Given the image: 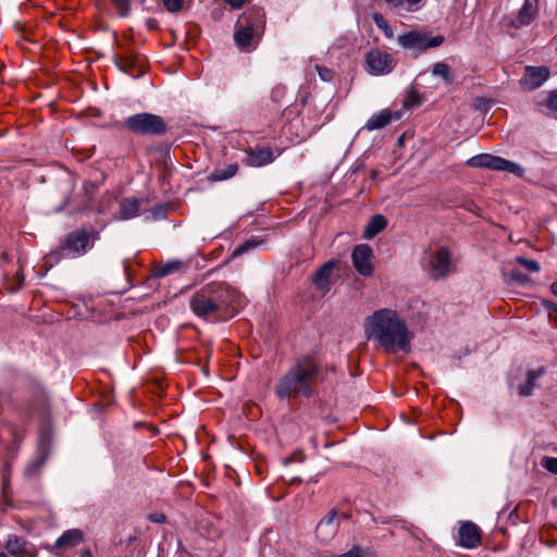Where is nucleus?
<instances>
[{"label": "nucleus", "instance_id": "obj_10", "mask_svg": "<svg viewBox=\"0 0 557 557\" xmlns=\"http://www.w3.org/2000/svg\"><path fill=\"white\" fill-rule=\"evenodd\" d=\"M367 71L372 75H384L394 69L393 57L380 49H371L366 54Z\"/></svg>", "mask_w": 557, "mask_h": 557}, {"label": "nucleus", "instance_id": "obj_1", "mask_svg": "<svg viewBox=\"0 0 557 557\" xmlns=\"http://www.w3.org/2000/svg\"><path fill=\"white\" fill-rule=\"evenodd\" d=\"M364 333L388 354L409 351L412 334L405 319L389 308L375 310L364 320Z\"/></svg>", "mask_w": 557, "mask_h": 557}, {"label": "nucleus", "instance_id": "obj_18", "mask_svg": "<svg viewBox=\"0 0 557 557\" xmlns=\"http://www.w3.org/2000/svg\"><path fill=\"white\" fill-rule=\"evenodd\" d=\"M255 37V28L251 22H249L246 17H240L236 30L234 33L235 44L240 49H247L251 46L252 39Z\"/></svg>", "mask_w": 557, "mask_h": 557}, {"label": "nucleus", "instance_id": "obj_6", "mask_svg": "<svg viewBox=\"0 0 557 557\" xmlns=\"http://www.w3.org/2000/svg\"><path fill=\"white\" fill-rule=\"evenodd\" d=\"M422 265L433 280L447 277L450 273L455 272L450 252L444 247L426 251L422 259Z\"/></svg>", "mask_w": 557, "mask_h": 557}, {"label": "nucleus", "instance_id": "obj_14", "mask_svg": "<svg viewBox=\"0 0 557 557\" xmlns=\"http://www.w3.org/2000/svg\"><path fill=\"white\" fill-rule=\"evenodd\" d=\"M337 265L338 262L336 260H329L312 275L311 281L319 292L327 293L331 289L333 272Z\"/></svg>", "mask_w": 557, "mask_h": 557}, {"label": "nucleus", "instance_id": "obj_7", "mask_svg": "<svg viewBox=\"0 0 557 557\" xmlns=\"http://www.w3.org/2000/svg\"><path fill=\"white\" fill-rule=\"evenodd\" d=\"M467 163L472 168H484L493 171H503L511 173L518 177H522L525 172L519 163L488 153L476 154L470 158Z\"/></svg>", "mask_w": 557, "mask_h": 557}, {"label": "nucleus", "instance_id": "obj_21", "mask_svg": "<svg viewBox=\"0 0 557 557\" xmlns=\"http://www.w3.org/2000/svg\"><path fill=\"white\" fill-rule=\"evenodd\" d=\"M114 62L121 71L129 75L135 76L144 72L143 65L135 54H116L114 57Z\"/></svg>", "mask_w": 557, "mask_h": 557}, {"label": "nucleus", "instance_id": "obj_42", "mask_svg": "<svg viewBox=\"0 0 557 557\" xmlns=\"http://www.w3.org/2000/svg\"><path fill=\"white\" fill-rule=\"evenodd\" d=\"M227 4H230L233 9H239L245 0H224Z\"/></svg>", "mask_w": 557, "mask_h": 557}, {"label": "nucleus", "instance_id": "obj_46", "mask_svg": "<svg viewBox=\"0 0 557 557\" xmlns=\"http://www.w3.org/2000/svg\"><path fill=\"white\" fill-rule=\"evenodd\" d=\"M79 557H92V555H91L90 550L86 549V550L82 552Z\"/></svg>", "mask_w": 557, "mask_h": 557}, {"label": "nucleus", "instance_id": "obj_17", "mask_svg": "<svg viewBox=\"0 0 557 557\" xmlns=\"http://www.w3.org/2000/svg\"><path fill=\"white\" fill-rule=\"evenodd\" d=\"M481 543V534L476 524L467 521L463 522L459 528V541L458 544L465 548H475Z\"/></svg>", "mask_w": 557, "mask_h": 557}, {"label": "nucleus", "instance_id": "obj_5", "mask_svg": "<svg viewBox=\"0 0 557 557\" xmlns=\"http://www.w3.org/2000/svg\"><path fill=\"white\" fill-rule=\"evenodd\" d=\"M124 125L127 129L138 135H163L168 127L164 120L157 114L143 112L128 116Z\"/></svg>", "mask_w": 557, "mask_h": 557}, {"label": "nucleus", "instance_id": "obj_38", "mask_svg": "<svg viewBox=\"0 0 557 557\" xmlns=\"http://www.w3.org/2000/svg\"><path fill=\"white\" fill-rule=\"evenodd\" d=\"M542 466L550 473L557 475V458L556 457H545L542 460Z\"/></svg>", "mask_w": 557, "mask_h": 557}, {"label": "nucleus", "instance_id": "obj_22", "mask_svg": "<svg viewBox=\"0 0 557 557\" xmlns=\"http://www.w3.org/2000/svg\"><path fill=\"white\" fill-rule=\"evenodd\" d=\"M399 120L400 112L393 113L389 109H383L380 112L373 114L367 122L366 128L368 131L381 129L388 125L392 120Z\"/></svg>", "mask_w": 557, "mask_h": 557}, {"label": "nucleus", "instance_id": "obj_48", "mask_svg": "<svg viewBox=\"0 0 557 557\" xmlns=\"http://www.w3.org/2000/svg\"><path fill=\"white\" fill-rule=\"evenodd\" d=\"M0 557H7V555H5V554H3V553H1V554H0Z\"/></svg>", "mask_w": 557, "mask_h": 557}, {"label": "nucleus", "instance_id": "obj_16", "mask_svg": "<svg viewBox=\"0 0 557 557\" xmlns=\"http://www.w3.org/2000/svg\"><path fill=\"white\" fill-rule=\"evenodd\" d=\"M338 527L336 511L331 510L317 525L315 533L320 542L329 543L337 533Z\"/></svg>", "mask_w": 557, "mask_h": 557}, {"label": "nucleus", "instance_id": "obj_40", "mask_svg": "<svg viewBox=\"0 0 557 557\" xmlns=\"http://www.w3.org/2000/svg\"><path fill=\"white\" fill-rule=\"evenodd\" d=\"M544 306L550 312V317L557 322V304L545 301Z\"/></svg>", "mask_w": 557, "mask_h": 557}, {"label": "nucleus", "instance_id": "obj_24", "mask_svg": "<svg viewBox=\"0 0 557 557\" xmlns=\"http://www.w3.org/2000/svg\"><path fill=\"white\" fill-rule=\"evenodd\" d=\"M83 540V533L78 529L65 531L57 541L55 546L59 548H69L78 545Z\"/></svg>", "mask_w": 557, "mask_h": 557}, {"label": "nucleus", "instance_id": "obj_20", "mask_svg": "<svg viewBox=\"0 0 557 557\" xmlns=\"http://www.w3.org/2000/svg\"><path fill=\"white\" fill-rule=\"evenodd\" d=\"M535 104L541 113L557 119V89L540 94Z\"/></svg>", "mask_w": 557, "mask_h": 557}, {"label": "nucleus", "instance_id": "obj_36", "mask_svg": "<svg viewBox=\"0 0 557 557\" xmlns=\"http://www.w3.org/2000/svg\"><path fill=\"white\" fill-rule=\"evenodd\" d=\"M165 9L171 13H176L183 9L184 0H163Z\"/></svg>", "mask_w": 557, "mask_h": 557}, {"label": "nucleus", "instance_id": "obj_37", "mask_svg": "<svg viewBox=\"0 0 557 557\" xmlns=\"http://www.w3.org/2000/svg\"><path fill=\"white\" fill-rule=\"evenodd\" d=\"M386 3L393 5L394 8H404L405 5L410 9L413 5H417L422 0H384Z\"/></svg>", "mask_w": 557, "mask_h": 557}, {"label": "nucleus", "instance_id": "obj_25", "mask_svg": "<svg viewBox=\"0 0 557 557\" xmlns=\"http://www.w3.org/2000/svg\"><path fill=\"white\" fill-rule=\"evenodd\" d=\"M237 171H238V164L236 162L230 163L224 166L214 169L210 173L208 178L211 182L225 181V180H228V178L235 176Z\"/></svg>", "mask_w": 557, "mask_h": 557}, {"label": "nucleus", "instance_id": "obj_8", "mask_svg": "<svg viewBox=\"0 0 557 557\" xmlns=\"http://www.w3.org/2000/svg\"><path fill=\"white\" fill-rule=\"evenodd\" d=\"M397 42L404 49L424 52L429 49L440 47L444 42V37L441 35L431 36L428 33L411 30L404 35H399Z\"/></svg>", "mask_w": 557, "mask_h": 557}, {"label": "nucleus", "instance_id": "obj_34", "mask_svg": "<svg viewBox=\"0 0 557 557\" xmlns=\"http://www.w3.org/2000/svg\"><path fill=\"white\" fill-rule=\"evenodd\" d=\"M315 71L318 72L319 77L323 82H331L334 77V71L329 67L317 64Z\"/></svg>", "mask_w": 557, "mask_h": 557}, {"label": "nucleus", "instance_id": "obj_9", "mask_svg": "<svg viewBox=\"0 0 557 557\" xmlns=\"http://www.w3.org/2000/svg\"><path fill=\"white\" fill-rule=\"evenodd\" d=\"M95 190L96 185L89 181H85L78 191L63 200L59 210L69 209L71 214L87 210L90 206Z\"/></svg>", "mask_w": 557, "mask_h": 557}, {"label": "nucleus", "instance_id": "obj_13", "mask_svg": "<svg viewBox=\"0 0 557 557\" xmlns=\"http://www.w3.org/2000/svg\"><path fill=\"white\" fill-rule=\"evenodd\" d=\"M550 75V71L546 66H531L524 69V74L520 78V85L527 90H535L540 88Z\"/></svg>", "mask_w": 557, "mask_h": 557}, {"label": "nucleus", "instance_id": "obj_47", "mask_svg": "<svg viewBox=\"0 0 557 557\" xmlns=\"http://www.w3.org/2000/svg\"><path fill=\"white\" fill-rule=\"evenodd\" d=\"M67 187H69V188H72V187H73V182H72V181H69Z\"/></svg>", "mask_w": 557, "mask_h": 557}, {"label": "nucleus", "instance_id": "obj_23", "mask_svg": "<svg viewBox=\"0 0 557 557\" xmlns=\"http://www.w3.org/2000/svg\"><path fill=\"white\" fill-rule=\"evenodd\" d=\"M387 225V221L385 216L382 214L373 215L363 231V238L371 239L376 236L380 232H382Z\"/></svg>", "mask_w": 557, "mask_h": 557}, {"label": "nucleus", "instance_id": "obj_35", "mask_svg": "<svg viewBox=\"0 0 557 557\" xmlns=\"http://www.w3.org/2000/svg\"><path fill=\"white\" fill-rule=\"evenodd\" d=\"M508 276L511 281L517 282L518 284L524 285L530 281V277L528 274H524L520 272L519 270H511L508 273Z\"/></svg>", "mask_w": 557, "mask_h": 557}, {"label": "nucleus", "instance_id": "obj_33", "mask_svg": "<svg viewBox=\"0 0 557 557\" xmlns=\"http://www.w3.org/2000/svg\"><path fill=\"white\" fill-rule=\"evenodd\" d=\"M516 261L531 272H539L541 270L540 263L535 260L517 257Z\"/></svg>", "mask_w": 557, "mask_h": 557}, {"label": "nucleus", "instance_id": "obj_29", "mask_svg": "<svg viewBox=\"0 0 557 557\" xmlns=\"http://www.w3.org/2000/svg\"><path fill=\"white\" fill-rule=\"evenodd\" d=\"M432 74L436 77H441L445 84H450L454 81V74L450 67L443 62L435 63L432 69Z\"/></svg>", "mask_w": 557, "mask_h": 557}, {"label": "nucleus", "instance_id": "obj_39", "mask_svg": "<svg viewBox=\"0 0 557 557\" xmlns=\"http://www.w3.org/2000/svg\"><path fill=\"white\" fill-rule=\"evenodd\" d=\"M120 15L125 16L129 11V0H112Z\"/></svg>", "mask_w": 557, "mask_h": 557}, {"label": "nucleus", "instance_id": "obj_41", "mask_svg": "<svg viewBox=\"0 0 557 557\" xmlns=\"http://www.w3.org/2000/svg\"><path fill=\"white\" fill-rule=\"evenodd\" d=\"M338 557H366V554L360 548H354V549L349 550L348 553L343 554Z\"/></svg>", "mask_w": 557, "mask_h": 557}, {"label": "nucleus", "instance_id": "obj_26", "mask_svg": "<svg viewBox=\"0 0 557 557\" xmlns=\"http://www.w3.org/2000/svg\"><path fill=\"white\" fill-rule=\"evenodd\" d=\"M544 370L537 369V370H530L527 374L525 382L520 385L519 387V394L523 397L530 396L535 387L536 381L543 375Z\"/></svg>", "mask_w": 557, "mask_h": 557}, {"label": "nucleus", "instance_id": "obj_32", "mask_svg": "<svg viewBox=\"0 0 557 557\" xmlns=\"http://www.w3.org/2000/svg\"><path fill=\"white\" fill-rule=\"evenodd\" d=\"M259 244H261V242H257L253 239L246 240L234 249V251L232 252V257L240 256V255L253 249Z\"/></svg>", "mask_w": 557, "mask_h": 557}, {"label": "nucleus", "instance_id": "obj_3", "mask_svg": "<svg viewBox=\"0 0 557 557\" xmlns=\"http://www.w3.org/2000/svg\"><path fill=\"white\" fill-rule=\"evenodd\" d=\"M318 367L310 358L300 359L276 384V395L284 399L293 396L312 395V385L317 381Z\"/></svg>", "mask_w": 557, "mask_h": 557}, {"label": "nucleus", "instance_id": "obj_11", "mask_svg": "<svg viewBox=\"0 0 557 557\" xmlns=\"http://www.w3.org/2000/svg\"><path fill=\"white\" fill-rule=\"evenodd\" d=\"M280 151L275 154L269 147L256 146L245 150V156L242 158V163L249 168H261L272 163Z\"/></svg>", "mask_w": 557, "mask_h": 557}, {"label": "nucleus", "instance_id": "obj_15", "mask_svg": "<svg viewBox=\"0 0 557 557\" xmlns=\"http://www.w3.org/2000/svg\"><path fill=\"white\" fill-rule=\"evenodd\" d=\"M539 3L540 0H524L516 18L510 22V25L516 28L529 26L539 14Z\"/></svg>", "mask_w": 557, "mask_h": 557}, {"label": "nucleus", "instance_id": "obj_44", "mask_svg": "<svg viewBox=\"0 0 557 557\" xmlns=\"http://www.w3.org/2000/svg\"><path fill=\"white\" fill-rule=\"evenodd\" d=\"M153 213L154 216H161L164 214V210L162 208H156Z\"/></svg>", "mask_w": 557, "mask_h": 557}, {"label": "nucleus", "instance_id": "obj_31", "mask_svg": "<svg viewBox=\"0 0 557 557\" xmlns=\"http://www.w3.org/2000/svg\"><path fill=\"white\" fill-rule=\"evenodd\" d=\"M373 22L376 25L377 28L382 29L384 32V35L388 38L393 37V29L389 26L388 22L384 18L383 15L375 13L373 15Z\"/></svg>", "mask_w": 557, "mask_h": 557}, {"label": "nucleus", "instance_id": "obj_28", "mask_svg": "<svg viewBox=\"0 0 557 557\" xmlns=\"http://www.w3.org/2000/svg\"><path fill=\"white\" fill-rule=\"evenodd\" d=\"M26 542L15 535V534H12V535H9L8 540H7V543H5V548L8 549V552L14 556H20V555H23L26 550Z\"/></svg>", "mask_w": 557, "mask_h": 557}, {"label": "nucleus", "instance_id": "obj_4", "mask_svg": "<svg viewBox=\"0 0 557 557\" xmlns=\"http://www.w3.org/2000/svg\"><path fill=\"white\" fill-rule=\"evenodd\" d=\"M99 234L94 228H78L70 232L60 246L49 253V258L59 261L62 258H77L86 255L98 240Z\"/></svg>", "mask_w": 557, "mask_h": 557}, {"label": "nucleus", "instance_id": "obj_12", "mask_svg": "<svg viewBox=\"0 0 557 557\" xmlns=\"http://www.w3.org/2000/svg\"><path fill=\"white\" fill-rule=\"evenodd\" d=\"M372 258L373 250L367 244L357 245L351 252L352 264L362 276H370L373 273Z\"/></svg>", "mask_w": 557, "mask_h": 557}, {"label": "nucleus", "instance_id": "obj_19", "mask_svg": "<svg viewBox=\"0 0 557 557\" xmlns=\"http://www.w3.org/2000/svg\"><path fill=\"white\" fill-rule=\"evenodd\" d=\"M147 203L146 198L127 197L121 200L119 218L121 220H131L140 214V208Z\"/></svg>", "mask_w": 557, "mask_h": 557}, {"label": "nucleus", "instance_id": "obj_2", "mask_svg": "<svg viewBox=\"0 0 557 557\" xmlns=\"http://www.w3.org/2000/svg\"><path fill=\"white\" fill-rule=\"evenodd\" d=\"M238 293L225 282H211L196 290L189 307L195 315L209 322L225 319L228 307L236 301Z\"/></svg>", "mask_w": 557, "mask_h": 557}, {"label": "nucleus", "instance_id": "obj_45", "mask_svg": "<svg viewBox=\"0 0 557 557\" xmlns=\"http://www.w3.org/2000/svg\"><path fill=\"white\" fill-rule=\"evenodd\" d=\"M550 290L554 295L557 296V282H554L552 285H550Z\"/></svg>", "mask_w": 557, "mask_h": 557}, {"label": "nucleus", "instance_id": "obj_43", "mask_svg": "<svg viewBox=\"0 0 557 557\" xmlns=\"http://www.w3.org/2000/svg\"><path fill=\"white\" fill-rule=\"evenodd\" d=\"M150 520L160 523L165 521V517L162 513H153L150 516Z\"/></svg>", "mask_w": 557, "mask_h": 557}, {"label": "nucleus", "instance_id": "obj_30", "mask_svg": "<svg viewBox=\"0 0 557 557\" xmlns=\"http://www.w3.org/2000/svg\"><path fill=\"white\" fill-rule=\"evenodd\" d=\"M47 454L40 453L38 457H36L26 468H25V474L27 476L36 475V473L39 471V469L42 467V465L46 462Z\"/></svg>", "mask_w": 557, "mask_h": 557}, {"label": "nucleus", "instance_id": "obj_27", "mask_svg": "<svg viewBox=\"0 0 557 557\" xmlns=\"http://www.w3.org/2000/svg\"><path fill=\"white\" fill-rule=\"evenodd\" d=\"M183 262L180 260L169 261L164 264L157 265L152 271V276L164 277L170 274L180 272L183 268Z\"/></svg>", "mask_w": 557, "mask_h": 557}]
</instances>
